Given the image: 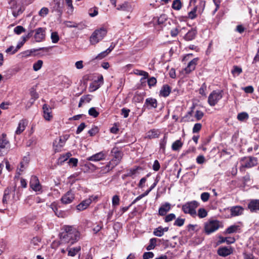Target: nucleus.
<instances>
[{
	"instance_id": "obj_1",
	"label": "nucleus",
	"mask_w": 259,
	"mask_h": 259,
	"mask_svg": "<svg viewBox=\"0 0 259 259\" xmlns=\"http://www.w3.org/2000/svg\"><path fill=\"white\" fill-rule=\"evenodd\" d=\"M111 153L113 154V158L105 166L101 168L103 173L108 172L120 163L122 159V153L117 148H113Z\"/></svg>"
},
{
	"instance_id": "obj_2",
	"label": "nucleus",
	"mask_w": 259,
	"mask_h": 259,
	"mask_svg": "<svg viewBox=\"0 0 259 259\" xmlns=\"http://www.w3.org/2000/svg\"><path fill=\"white\" fill-rule=\"evenodd\" d=\"M80 233L74 226L66 225V243L72 245L79 241Z\"/></svg>"
},
{
	"instance_id": "obj_3",
	"label": "nucleus",
	"mask_w": 259,
	"mask_h": 259,
	"mask_svg": "<svg viewBox=\"0 0 259 259\" xmlns=\"http://www.w3.org/2000/svg\"><path fill=\"white\" fill-rule=\"evenodd\" d=\"M107 30L104 27H101L94 31L90 38V44L95 45L102 40L106 35Z\"/></svg>"
},
{
	"instance_id": "obj_4",
	"label": "nucleus",
	"mask_w": 259,
	"mask_h": 259,
	"mask_svg": "<svg viewBox=\"0 0 259 259\" xmlns=\"http://www.w3.org/2000/svg\"><path fill=\"white\" fill-rule=\"evenodd\" d=\"M198 204L196 201L187 202L182 206V210L185 213H189L195 217L197 214L196 208L198 206Z\"/></svg>"
},
{
	"instance_id": "obj_5",
	"label": "nucleus",
	"mask_w": 259,
	"mask_h": 259,
	"mask_svg": "<svg viewBox=\"0 0 259 259\" xmlns=\"http://www.w3.org/2000/svg\"><path fill=\"white\" fill-rule=\"evenodd\" d=\"M220 227V223L217 220H210L205 223L204 231L206 234H210L217 231Z\"/></svg>"
},
{
	"instance_id": "obj_6",
	"label": "nucleus",
	"mask_w": 259,
	"mask_h": 259,
	"mask_svg": "<svg viewBox=\"0 0 259 259\" xmlns=\"http://www.w3.org/2000/svg\"><path fill=\"white\" fill-rule=\"evenodd\" d=\"M222 97V91H213L208 96V103L210 106H214Z\"/></svg>"
},
{
	"instance_id": "obj_7",
	"label": "nucleus",
	"mask_w": 259,
	"mask_h": 259,
	"mask_svg": "<svg viewBox=\"0 0 259 259\" xmlns=\"http://www.w3.org/2000/svg\"><path fill=\"white\" fill-rule=\"evenodd\" d=\"M10 148V143L6 138V135L3 134L0 138V156L7 154Z\"/></svg>"
},
{
	"instance_id": "obj_8",
	"label": "nucleus",
	"mask_w": 259,
	"mask_h": 259,
	"mask_svg": "<svg viewBox=\"0 0 259 259\" xmlns=\"http://www.w3.org/2000/svg\"><path fill=\"white\" fill-rule=\"evenodd\" d=\"M242 166L250 168L256 165L257 163V158L253 157H244L242 159Z\"/></svg>"
},
{
	"instance_id": "obj_9",
	"label": "nucleus",
	"mask_w": 259,
	"mask_h": 259,
	"mask_svg": "<svg viewBox=\"0 0 259 259\" xmlns=\"http://www.w3.org/2000/svg\"><path fill=\"white\" fill-rule=\"evenodd\" d=\"M97 199V196H92L90 198L86 199L82 201L78 205L76 206V208L79 211L83 210L85 209L92 203L93 201Z\"/></svg>"
},
{
	"instance_id": "obj_10",
	"label": "nucleus",
	"mask_w": 259,
	"mask_h": 259,
	"mask_svg": "<svg viewBox=\"0 0 259 259\" xmlns=\"http://www.w3.org/2000/svg\"><path fill=\"white\" fill-rule=\"evenodd\" d=\"M107 152L102 151L88 157L87 159L88 161L94 162H98L101 160H103L106 159V157H107Z\"/></svg>"
},
{
	"instance_id": "obj_11",
	"label": "nucleus",
	"mask_w": 259,
	"mask_h": 259,
	"mask_svg": "<svg viewBox=\"0 0 259 259\" xmlns=\"http://www.w3.org/2000/svg\"><path fill=\"white\" fill-rule=\"evenodd\" d=\"M64 139L65 138L64 137L63 138L58 137L55 140L53 143V147L54 149L56 152H58L62 151L65 145Z\"/></svg>"
},
{
	"instance_id": "obj_12",
	"label": "nucleus",
	"mask_w": 259,
	"mask_h": 259,
	"mask_svg": "<svg viewBox=\"0 0 259 259\" xmlns=\"http://www.w3.org/2000/svg\"><path fill=\"white\" fill-rule=\"evenodd\" d=\"M45 37V29L39 27L35 30L34 38L36 41L40 42Z\"/></svg>"
},
{
	"instance_id": "obj_13",
	"label": "nucleus",
	"mask_w": 259,
	"mask_h": 259,
	"mask_svg": "<svg viewBox=\"0 0 259 259\" xmlns=\"http://www.w3.org/2000/svg\"><path fill=\"white\" fill-rule=\"evenodd\" d=\"M198 60V58H195L189 62L187 67L184 69L183 72L186 74H189L193 71L197 64Z\"/></svg>"
},
{
	"instance_id": "obj_14",
	"label": "nucleus",
	"mask_w": 259,
	"mask_h": 259,
	"mask_svg": "<svg viewBox=\"0 0 259 259\" xmlns=\"http://www.w3.org/2000/svg\"><path fill=\"white\" fill-rule=\"evenodd\" d=\"M30 186L31 188L35 191L40 190L41 186L39 184L38 179L37 177L33 176L31 177L30 181Z\"/></svg>"
},
{
	"instance_id": "obj_15",
	"label": "nucleus",
	"mask_w": 259,
	"mask_h": 259,
	"mask_svg": "<svg viewBox=\"0 0 259 259\" xmlns=\"http://www.w3.org/2000/svg\"><path fill=\"white\" fill-rule=\"evenodd\" d=\"M248 208L252 212L259 211V199H252L248 204Z\"/></svg>"
},
{
	"instance_id": "obj_16",
	"label": "nucleus",
	"mask_w": 259,
	"mask_h": 259,
	"mask_svg": "<svg viewBox=\"0 0 259 259\" xmlns=\"http://www.w3.org/2000/svg\"><path fill=\"white\" fill-rule=\"evenodd\" d=\"M233 252V249L231 247H223L219 248L218 253L222 256H227Z\"/></svg>"
},
{
	"instance_id": "obj_17",
	"label": "nucleus",
	"mask_w": 259,
	"mask_h": 259,
	"mask_svg": "<svg viewBox=\"0 0 259 259\" xmlns=\"http://www.w3.org/2000/svg\"><path fill=\"white\" fill-rule=\"evenodd\" d=\"M44 117L47 120H50L52 118V109L47 104H45L42 107Z\"/></svg>"
},
{
	"instance_id": "obj_18",
	"label": "nucleus",
	"mask_w": 259,
	"mask_h": 259,
	"mask_svg": "<svg viewBox=\"0 0 259 259\" xmlns=\"http://www.w3.org/2000/svg\"><path fill=\"white\" fill-rule=\"evenodd\" d=\"M28 122L25 119H22L20 120L18 127L15 132L16 134L17 135H19L21 134L25 129Z\"/></svg>"
},
{
	"instance_id": "obj_19",
	"label": "nucleus",
	"mask_w": 259,
	"mask_h": 259,
	"mask_svg": "<svg viewBox=\"0 0 259 259\" xmlns=\"http://www.w3.org/2000/svg\"><path fill=\"white\" fill-rule=\"evenodd\" d=\"M68 251V257H74L81 250V247L80 246H77L74 247H68L67 248Z\"/></svg>"
},
{
	"instance_id": "obj_20",
	"label": "nucleus",
	"mask_w": 259,
	"mask_h": 259,
	"mask_svg": "<svg viewBox=\"0 0 259 259\" xmlns=\"http://www.w3.org/2000/svg\"><path fill=\"white\" fill-rule=\"evenodd\" d=\"M170 209V204L168 202H166L162 205L159 208V215L161 216L165 215Z\"/></svg>"
},
{
	"instance_id": "obj_21",
	"label": "nucleus",
	"mask_w": 259,
	"mask_h": 259,
	"mask_svg": "<svg viewBox=\"0 0 259 259\" xmlns=\"http://www.w3.org/2000/svg\"><path fill=\"white\" fill-rule=\"evenodd\" d=\"M157 101L155 99L152 98L146 99L144 106H146L148 108H155L157 107Z\"/></svg>"
},
{
	"instance_id": "obj_22",
	"label": "nucleus",
	"mask_w": 259,
	"mask_h": 259,
	"mask_svg": "<svg viewBox=\"0 0 259 259\" xmlns=\"http://www.w3.org/2000/svg\"><path fill=\"white\" fill-rule=\"evenodd\" d=\"M244 208L240 206H235L231 207V214L233 216H238L242 214Z\"/></svg>"
},
{
	"instance_id": "obj_23",
	"label": "nucleus",
	"mask_w": 259,
	"mask_h": 259,
	"mask_svg": "<svg viewBox=\"0 0 259 259\" xmlns=\"http://www.w3.org/2000/svg\"><path fill=\"white\" fill-rule=\"evenodd\" d=\"M74 12V7L72 0H66V14L68 16L72 15Z\"/></svg>"
},
{
	"instance_id": "obj_24",
	"label": "nucleus",
	"mask_w": 259,
	"mask_h": 259,
	"mask_svg": "<svg viewBox=\"0 0 259 259\" xmlns=\"http://www.w3.org/2000/svg\"><path fill=\"white\" fill-rule=\"evenodd\" d=\"M160 132L157 129H152L150 130L147 134V137L149 139H154L158 138Z\"/></svg>"
},
{
	"instance_id": "obj_25",
	"label": "nucleus",
	"mask_w": 259,
	"mask_h": 259,
	"mask_svg": "<svg viewBox=\"0 0 259 259\" xmlns=\"http://www.w3.org/2000/svg\"><path fill=\"white\" fill-rule=\"evenodd\" d=\"M51 207L56 215L58 217L64 218L65 216V212L60 209L59 207H58L57 205L52 203L51 204Z\"/></svg>"
},
{
	"instance_id": "obj_26",
	"label": "nucleus",
	"mask_w": 259,
	"mask_h": 259,
	"mask_svg": "<svg viewBox=\"0 0 259 259\" xmlns=\"http://www.w3.org/2000/svg\"><path fill=\"white\" fill-rule=\"evenodd\" d=\"M170 91L171 89L169 86L167 84L164 85L160 91V95L164 97H167L169 95Z\"/></svg>"
},
{
	"instance_id": "obj_27",
	"label": "nucleus",
	"mask_w": 259,
	"mask_h": 259,
	"mask_svg": "<svg viewBox=\"0 0 259 259\" xmlns=\"http://www.w3.org/2000/svg\"><path fill=\"white\" fill-rule=\"evenodd\" d=\"M197 32L194 29L189 30L185 35L184 39L187 41H190L195 38Z\"/></svg>"
},
{
	"instance_id": "obj_28",
	"label": "nucleus",
	"mask_w": 259,
	"mask_h": 259,
	"mask_svg": "<svg viewBox=\"0 0 259 259\" xmlns=\"http://www.w3.org/2000/svg\"><path fill=\"white\" fill-rule=\"evenodd\" d=\"M117 9L123 11H130L132 10V6L128 3L125 2L118 5Z\"/></svg>"
},
{
	"instance_id": "obj_29",
	"label": "nucleus",
	"mask_w": 259,
	"mask_h": 259,
	"mask_svg": "<svg viewBox=\"0 0 259 259\" xmlns=\"http://www.w3.org/2000/svg\"><path fill=\"white\" fill-rule=\"evenodd\" d=\"M91 100L92 98L90 95H87L82 96L80 99L78 107H81L83 103H89Z\"/></svg>"
},
{
	"instance_id": "obj_30",
	"label": "nucleus",
	"mask_w": 259,
	"mask_h": 259,
	"mask_svg": "<svg viewBox=\"0 0 259 259\" xmlns=\"http://www.w3.org/2000/svg\"><path fill=\"white\" fill-rule=\"evenodd\" d=\"M183 143L180 140H176L174 142L171 146V148L174 151H178L182 147Z\"/></svg>"
},
{
	"instance_id": "obj_31",
	"label": "nucleus",
	"mask_w": 259,
	"mask_h": 259,
	"mask_svg": "<svg viewBox=\"0 0 259 259\" xmlns=\"http://www.w3.org/2000/svg\"><path fill=\"white\" fill-rule=\"evenodd\" d=\"M240 229V227L238 225H232L228 227L226 230V233L228 234H232L237 232Z\"/></svg>"
},
{
	"instance_id": "obj_32",
	"label": "nucleus",
	"mask_w": 259,
	"mask_h": 259,
	"mask_svg": "<svg viewBox=\"0 0 259 259\" xmlns=\"http://www.w3.org/2000/svg\"><path fill=\"white\" fill-rule=\"evenodd\" d=\"M237 119L239 121H243L245 120H247L249 118V115L248 113L245 112H242L239 113L237 115Z\"/></svg>"
},
{
	"instance_id": "obj_33",
	"label": "nucleus",
	"mask_w": 259,
	"mask_h": 259,
	"mask_svg": "<svg viewBox=\"0 0 259 259\" xmlns=\"http://www.w3.org/2000/svg\"><path fill=\"white\" fill-rule=\"evenodd\" d=\"M78 159L76 158H70L67 161V164L71 167H76L77 165Z\"/></svg>"
},
{
	"instance_id": "obj_34",
	"label": "nucleus",
	"mask_w": 259,
	"mask_h": 259,
	"mask_svg": "<svg viewBox=\"0 0 259 259\" xmlns=\"http://www.w3.org/2000/svg\"><path fill=\"white\" fill-rule=\"evenodd\" d=\"M157 239L155 238H151L150 240L149 244L147 246L146 249L150 250L154 248L156 244Z\"/></svg>"
},
{
	"instance_id": "obj_35",
	"label": "nucleus",
	"mask_w": 259,
	"mask_h": 259,
	"mask_svg": "<svg viewBox=\"0 0 259 259\" xmlns=\"http://www.w3.org/2000/svg\"><path fill=\"white\" fill-rule=\"evenodd\" d=\"M172 8L176 10H179L182 8V3L180 0L174 1L172 4Z\"/></svg>"
},
{
	"instance_id": "obj_36",
	"label": "nucleus",
	"mask_w": 259,
	"mask_h": 259,
	"mask_svg": "<svg viewBox=\"0 0 259 259\" xmlns=\"http://www.w3.org/2000/svg\"><path fill=\"white\" fill-rule=\"evenodd\" d=\"M43 62L42 60H39L33 64V69L34 71L39 70L42 67Z\"/></svg>"
},
{
	"instance_id": "obj_37",
	"label": "nucleus",
	"mask_w": 259,
	"mask_h": 259,
	"mask_svg": "<svg viewBox=\"0 0 259 259\" xmlns=\"http://www.w3.org/2000/svg\"><path fill=\"white\" fill-rule=\"evenodd\" d=\"M74 198V194L71 192H68L66 194V204L72 202Z\"/></svg>"
},
{
	"instance_id": "obj_38",
	"label": "nucleus",
	"mask_w": 259,
	"mask_h": 259,
	"mask_svg": "<svg viewBox=\"0 0 259 259\" xmlns=\"http://www.w3.org/2000/svg\"><path fill=\"white\" fill-rule=\"evenodd\" d=\"M49 12V9L46 7H43L41 9V10L38 12V15L41 17H46Z\"/></svg>"
},
{
	"instance_id": "obj_39",
	"label": "nucleus",
	"mask_w": 259,
	"mask_h": 259,
	"mask_svg": "<svg viewBox=\"0 0 259 259\" xmlns=\"http://www.w3.org/2000/svg\"><path fill=\"white\" fill-rule=\"evenodd\" d=\"M28 163V160H26L25 164L24 163V161L21 162L20 166L18 168L17 170L19 175H21V172H22L24 169L26 167L27 164Z\"/></svg>"
},
{
	"instance_id": "obj_40",
	"label": "nucleus",
	"mask_w": 259,
	"mask_h": 259,
	"mask_svg": "<svg viewBox=\"0 0 259 259\" xmlns=\"http://www.w3.org/2000/svg\"><path fill=\"white\" fill-rule=\"evenodd\" d=\"M119 197L117 195H114L112 199V204L113 207H115L116 206H118L119 204Z\"/></svg>"
},
{
	"instance_id": "obj_41",
	"label": "nucleus",
	"mask_w": 259,
	"mask_h": 259,
	"mask_svg": "<svg viewBox=\"0 0 259 259\" xmlns=\"http://www.w3.org/2000/svg\"><path fill=\"white\" fill-rule=\"evenodd\" d=\"M40 242V239L38 237H34L30 242V246L35 248V246H38Z\"/></svg>"
},
{
	"instance_id": "obj_42",
	"label": "nucleus",
	"mask_w": 259,
	"mask_h": 259,
	"mask_svg": "<svg viewBox=\"0 0 259 259\" xmlns=\"http://www.w3.org/2000/svg\"><path fill=\"white\" fill-rule=\"evenodd\" d=\"M207 215V211L203 208H201L198 209V215L200 218H204Z\"/></svg>"
},
{
	"instance_id": "obj_43",
	"label": "nucleus",
	"mask_w": 259,
	"mask_h": 259,
	"mask_svg": "<svg viewBox=\"0 0 259 259\" xmlns=\"http://www.w3.org/2000/svg\"><path fill=\"white\" fill-rule=\"evenodd\" d=\"M89 114L94 117H97L99 113L97 111L96 108L92 107L89 110Z\"/></svg>"
},
{
	"instance_id": "obj_44",
	"label": "nucleus",
	"mask_w": 259,
	"mask_h": 259,
	"mask_svg": "<svg viewBox=\"0 0 259 259\" xmlns=\"http://www.w3.org/2000/svg\"><path fill=\"white\" fill-rule=\"evenodd\" d=\"M153 234L154 235L158 237L162 236L164 234L163 230H162V227H159L155 229V230L154 231Z\"/></svg>"
},
{
	"instance_id": "obj_45",
	"label": "nucleus",
	"mask_w": 259,
	"mask_h": 259,
	"mask_svg": "<svg viewBox=\"0 0 259 259\" xmlns=\"http://www.w3.org/2000/svg\"><path fill=\"white\" fill-rule=\"evenodd\" d=\"M14 32L17 34H20L25 31V28L20 25L16 26L14 29Z\"/></svg>"
},
{
	"instance_id": "obj_46",
	"label": "nucleus",
	"mask_w": 259,
	"mask_h": 259,
	"mask_svg": "<svg viewBox=\"0 0 259 259\" xmlns=\"http://www.w3.org/2000/svg\"><path fill=\"white\" fill-rule=\"evenodd\" d=\"M242 70L241 68L237 66H235L233 67V69H232L231 72L234 75H238L242 72Z\"/></svg>"
},
{
	"instance_id": "obj_47",
	"label": "nucleus",
	"mask_w": 259,
	"mask_h": 259,
	"mask_svg": "<svg viewBox=\"0 0 259 259\" xmlns=\"http://www.w3.org/2000/svg\"><path fill=\"white\" fill-rule=\"evenodd\" d=\"M99 132V128L96 126H94L88 131V133L90 136H94Z\"/></svg>"
},
{
	"instance_id": "obj_48",
	"label": "nucleus",
	"mask_w": 259,
	"mask_h": 259,
	"mask_svg": "<svg viewBox=\"0 0 259 259\" xmlns=\"http://www.w3.org/2000/svg\"><path fill=\"white\" fill-rule=\"evenodd\" d=\"M235 240L234 238L231 237H222L221 238V242H226L227 244H232L235 242Z\"/></svg>"
},
{
	"instance_id": "obj_49",
	"label": "nucleus",
	"mask_w": 259,
	"mask_h": 259,
	"mask_svg": "<svg viewBox=\"0 0 259 259\" xmlns=\"http://www.w3.org/2000/svg\"><path fill=\"white\" fill-rule=\"evenodd\" d=\"M167 142V136L165 135L163 138L161 140L160 143V149H162L163 151L165 150V146Z\"/></svg>"
},
{
	"instance_id": "obj_50",
	"label": "nucleus",
	"mask_w": 259,
	"mask_h": 259,
	"mask_svg": "<svg viewBox=\"0 0 259 259\" xmlns=\"http://www.w3.org/2000/svg\"><path fill=\"white\" fill-rule=\"evenodd\" d=\"M51 39L53 43H56L58 41L59 38L58 33L56 32H53L51 33Z\"/></svg>"
},
{
	"instance_id": "obj_51",
	"label": "nucleus",
	"mask_w": 259,
	"mask_h": 259,
	"mask_svg": "<svg viewBox=\"0 0 259 259\" xmlns=\"http://www.w3.org/2000/svg\"><path fill=\"white\" fill-rule=\"evenodd\" d=\"M109 53L108 52L105 50L100 54H99L95 58V59L97 60H101L103 58H105Z\"/></svg>"
},
{
	"instance_id": "obj_52",
	"label": "nucleus",
	"mask_w": 259,
	"mask_h": 259,
	"mask_svg": "<svg viewBox=\"0 0 259 259\" xmlns=\"http://www.w3.org/2000/svg\"><path fill=\"white\" fill-rule=\"evenodd\" d=\"M185 222V219L182 218H178L174 223V225L178 227L182 226Z\"/></svg>"
},
{
	"instance_id": "obj_53",
	"label": "nucleus",
	"mask_w": 259,
	"mask_h": 259,
	"mask_svg": "<svg viewBox=\"0 0 259 259\" xmlns=\"http://www.w3.org/2000/svg\"><path fill=\"white\" fill-rule=\"evenodd\" d=\"M204 116V113L202 111L200 110H197L195 112L194 117L196 118L197 120H200Z\"/></svg>"
},
{
	"instance_id": "obj_54",
	"label": "nucleus",
	"mask_w": 259,
	"mask_h": 259,
	"mask_svg": "<svg viewBox=\"0 0 259 259\" xmlns=\"http://www.w3.org/2000/svg\"><path fill=\"white\" fill-rule=\"evenodd\" d=\"M202 127V125L200 123H195L193 127V133H196L199 132Z\"/></svg>"
},
{
	"instance_id": "obj_55",
	"label": "nucleus",
	"mask_w": 259,
	"mask_h": 259,
	"mask_svg": "<svg viewBox=\"0 0 259 259\" xmlns=\"http://www.w3.org/2000/svg\"><path fill=\"white\" fill-rule=\"evenodd\" d=\"M210 194L207 192H203L201 194V199L203 202H206L208 200Z\"/></svg>"
},
{
	"instance_id": "obj_56",
	"label": "nucleus",
	"mask_w": 259,
	"mask_h": 259,
	"mask_svg": "<svg viewBox=\"0 0 259 259\" xmlns=\"http://www.w3.org/2000/svg\"><path fill=\"white\" fill-rule=\"evenodd\" d=\"M175 218L176 215L174 213H170L165 217L164 221L165 222H169L174 220Z\"/></svg>"
},
{
	"instance_id": "obj_57",
	"label": "nucleus",
	"mask_w": 259,
	"mask_h": 259,
	"mask_svg": "<svg viewBox=\"0 0 259 259\" xmlns=\"http://www.w3.org/2000/svg\"><path fill=\"white\" fill-rule=\"evenodd\" d=\"M10 190L9 189L5 190L4 192V196L3 198V202L4 203H7V199L9 198V194Z\"/></svg>"
},
{
	"instance_id": "obj_58",
	"label": "nucleus",
	"mask_w": 259,
	"mask_h": 259,
	"mask_svg": "<svg viewBox=\"0 0 259 259\" xmlns=\"http://www.w3.org/2000/svg\"><path fill=\"white\" fill-rule=\"evenodd\" d=\"M154 257V253L152 252H146L143 254V259H149Z\"/></svg>"
},
{
	"instance_id": "obj_59",
	"label": "nucleus",
	"mask_w": 259,
	"mask_h": 259,
	"mask_svg": "<svg viewBox=\"0 0 259 259\" xmlns=\"http://www.w3.org/2000/svg\"><path fill=\"white\" fill-rule=\"evenodd\" d=\"M86 125L84 122H82L77 127L76 131V134H80L85 127Z\"/></svg>"
},
{
	"instance_id": "obj_60",
	"label": "nucleus",
	"mask_w": 259,
	"mask_h": 259,
	"mask_svg": "<svg viewBox=\"0 0 259 259\" xmlns=\"http://www.w3.org/2000/svg\"><path fill=\"white\" fill-rule=\"evenodd\" d=\"M157 183L158 181H155V182L152 185L150 188L143 193L145 196H147L149 193V192H151L152 190H153L156 187Z\"/></svg>"
},
{
	"instance_id": "obj_61",
	"label": "nucleus",
	"mask_w": 259,
	"mask_h": 259,
	"mask_svg": "<svg viewBox=\"0 0 259 259\" xmlns=\"http://www.w3.org/2000/svg\"><path fill=\"white\" fill-rule=\"evenodd\" d=\"M196 10L195 9H193L192 11L189 12L188 14V18H189L191 19H194L196 16Z\"/></svg>"
},
{
	"instance_id": "obj_62",
	"label": "nucleus",
	"mask_w": 259,
	"mask_h": 259,
	"mask_svg": "<svg viewBox=\"0 0 259 259\" xmlns=\"http://www.w3.org/2000/svg\"><path fill=\"white\" fill-rule=\"evenodd\" d=\"M130 112V109L123 108L121 109V115H122L124 118H126L128 116Z\"/></svg>"
},
{
	"instance_id": "obj_63",
	"label": "nucleus",
	"mask_w": 259,
	"mask_h": 259,
	"mask_svg": "<svg viewBox=\"0 0 259 259\" xmlns=\"http://www.w3.org/2000/svg\"><path fill=\"white\" fill-rule=\"evenodd\" d=\"M152 167L154 171H158L159 169L160 164L157 160L154 161Z\"/></svg>"
},
{
	"instance_id": "obj_64",
	"label": "nucleus",
	"mask_w": 259,
	"mask_h": 259,
	"mask_svg": "<svg viewBox=\"0 0 259 259\" xmlns=\"http://www.w3.org/2000/svg\"><path fill=\"white\" fill-rule=\"evenodd\" d=\"M156 83V79L154 77H151L148 80V83L150 87L154 85Z\"/></svg>"
}]
</instances>
